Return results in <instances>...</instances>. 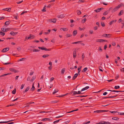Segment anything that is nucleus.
I'll return each instance as SVG.
<instances>
[{"mask_svg":"<svg viewBox=\"0 0 124 124\" xmlns=\"http://www.w3.org/2000/svg\"><path fill=\"white\" fill-rule=\"evenodd\" d=\"M121 5H123L122 4H120L119 5L117 6L116 7L113 8L112 11V12L113 13L117 11L120 8L121 6Z\"/></svg>","mask_w":124,"mask_h":124,"instance_id":"1","label":"nucleus"},{"mask_svg":"<svg viewBox=\"0 0 124 124\" xmlns=\"http://www.w3.org/2000/svg\"><path fill=\"white\" fill-rule=\"evenodd\" d=\"M38 48L40 49H41L42 50H45L46 51H50L51 50L50 49H47L45 47H39Z\"/></svg>","mask_w":124,"mask_h":124,"instance_id":"2","label":"nucleus"},{"mask_svg":"<svg viewBox=\"0 0 124 124\" xmlns=\"http://www.w3.org/2000/svg\"><path fill=\"white\" fill-rule=\"evenodd\" d=\"M9 70L10 71L15 73L18 72L19 71L18 70H16L13 68H10Z\"/></svg>","mask_w":124,"mask_h":124,"instance_id":"3","label":"nucleus"},{"mask_svg":"<svg viewBox=\"0 0 124 124\" xmlns=\"http://www.w3.org/2000/svg\"><path fill=\"white\" fill-rule=\"evenodd\" d=\"M96 41L98 42H102L104 41H107L106 40L98 39L96 40Z\"/></svg>","mask_w":124,"mask_h":124,"instance_id":"4","label":"nucleus"},{"mask_svg":"<svg viewBox=\"0 0 124 124\" xmlns=\"http://www.w3.org/2000/svg\"><path fill=\"white\" fill-rule=\"evenodd\" d=\"M9 48L8 47L5 48L2 50L1 52H6L7 51H8L9 50Z\"/></svg>","mask_w":124,"mask_h":124,"instance_id":"5","label":"nucleus"},{"mask_svg":"<svg viewBox=\"0 0 124 124\" xmlns=\"http://www.w3.org/2000/svg\"><path fill=\"white\" fill-rule=\"evenodd\" d=\"M103 8H98L96 10H94V11L96 12H100V11L102 9H103Z\"/></svg>","mask_w":124,"mask_h":124,"instance_id":"6","label":"nucleus"},{"mask_svg":"<svg viewBox=\"0 0 124 124\" xmlns=\"http://www.w3.org/2000/svg\"><path fill=\"white\" fill-rule=\"evenodd\" d=\"M57 20V19L55 18L51 19V20H49L50 22H53L54 23H56V21Z\"/></svg>","mask_w":124,"mask_h":124,"instance_id":"7","label":"nucleus"},{"mask_svg":"<svg viewBox=\"0 0 124 124\" xmlns=\"http://www.w3.org/2000/svg\"><path fill=\"white\" fill-rule=\"evenodd\" d=\"M110 35H111L109 34H103V36L108 38L110 37Z\"/></svg>","mask_w":124,"mask_h":124,"instance_id":"8","label":"nucleus"},{"mask_svg":"<svg viewBox=\"0 0 124 124\" xmlns=\"http://www.w3.org/2000/svg\"><path fill=\"white\" fill-rule=\"evenodd\" d=\"M17 33V32H14L13 31H11L10 33V34L13 36H14Z\"/></svg>","mask_w":124,"mask_h":124,"instance_id":"9","label":"nucleus"},{"mask_svg":"<svg viewBox=\"0 0 124 124\" xmlns=\"http://www.w3.org/2000/svg\"><path fill=\"white\" fill-rule=\"evenodd\" d=\"M64 16L63 14H61L57 16V17L59 18H64Z\"/></svg>","mask_w":124,"mask_h":124,"instance_id":"10","label":"nucleus"},{"mask_svg":"<svg viewBox=\"0 0 124 124\" xmlns=\"http://www.w3.org/2000/svg\"><path fill=\"white\" fill-rule=\"evenodd\" d=\"M11 9V8H4L2 9L3 10L5 11H7L8 12H10V10Z\"/></svg>","mask_w":124,"mask_h":124,"instance_id":"11","label":"nucleus"},{"mask_svg":"<svg viewBox=\"0 0 124 124\" xmlns=\"http://www.w3.org/2000/svg\"><path fill=\"white\" fill-rule=\"evenodd\" d=\"M78 75V74L77 73H76L75 74L72 80H74L77 77Z\"/></svg>","mask_w":124,"mask_h":124,"instance_id":"12","label":"nucleus"},{"mask_svg":"<svg viewBox=\"0 0 124 124\" xmlns=\"http://www.w3.org/2000/svg\"><path fill=\"white\" fill-rule=\"evenodd\" d=\"M89 86H86L85 87L82 88L81 90V91H82L86 90L87 89H88L89 88Z\"/></svg>","mask_w":124,"mask_h":124,"instance_id":"13","label":"nucleus"},{"mask_svg":"<svg viewBox=\"0 0 124 124\" xmlns=\"http://www.w3.org/2000/svg\"><path fill=\"white\" fill-rule=\"evenodd\" d=\"M109 12V10H107L104 12L103 14V15H106L108 14V13Z\"/></svg>","mask_w":124,"mask_h":124,"instance_id":"14","label":"nucleus"},{"mask_svg":"<svg viewBox=\"0 0 124 124\" xmlns=\"http://www.w3.org/2000/svg\"><path fill=\"white\" fill-rule=\"evenodd\" d=\"M34 83H33L32 85V88H31V90L32 91H33L35 89V88L34 86Z\"/></svg>","mask_w":124,"mask_h":124,"instance_id":"15","label":"nucleus"},{"mask_svg":"<svg viewBox=\"0 0 124 124\" xmlns=\"http://www.w3.org/2000/svg\"><path fill=\"white\" fill-rule=\"evenodd\" d=\"M29 37H30V39H33L35 37V36H34L31 35V34L30 35Z\"/></svg>","mask_w":124,"mask_h":124,"instance_id":"16","label":"nucleus"},{"mask_svg":"<svg viewBox=\"0 0 124 124\" xmlns=\"http://www.w3.org/2000/svg\"><path fill=\"white\" fill-rule=\"evenodd\" d=\"M36 78V76H33L32 78L31 79V81L32 82H33V81Z\"/></svg>","mask_w":124,"mask_h":124,"instance_id":"17","label":"nucleus"},{"mask_svg":"<svg viewBox=\"0 0 124 124\" xmlns=\"http://www.w3.org/2000/svg\"><path fill=\"white\" fill-rule=\"evenodd\" d=\"M123 13H124L123 10H121L120 12L118 14V15L119 16H120L122 15L123 14Z\"/></svg>","mask_w":124,"mask_h":124,"instance_id":"18","label":"nucleus"},{"mask_svg":"<svg viewBox=\"0 0 124 124\" xmlns=\"http://www.w3.org/2000/svg\"><path fill=\"white\" fill-rule=\"evenodd\" d=\"M73 57L75 58L76 57V51H74L73 52Z\"/></svg>","mask_w":124,"mask_h":124,"instance_id":"19","label":"nucleus"},{"mask_svg":"<svg viewBox=\"0 0 124 124\" xmlns=\"http://www.w3.org/2000/svg\"><path fill=\"white\" fill-rule=\"evenodd\" d=\"M77 12L78 15H79L81 14V11L79 10H77Z\"/></svg>","mask_w":124,"mask_h":124,"instance_id":"20","label":"nucleus"},{"mask_svg":"<svg viewBox=\"0 0 124 124\" xmlns=\"http://www.w3.org/2000/svg\"><path fill=\"white\" fill-rule=\"evenodd\" d=\"M107 91H110L113 92H121V91H115V90H107Z\"/></svg>","mask_w":124,"mask_h":124,"instance_id":"21","label":"nucleus"},{"mask_svg":"<svg viewBox=\"0 0 124 124\" xmlns=\"http://www.w3.org/2000/svg\"><path fill=\"white\" fill-rule=\"evenodd\" d=\"M62 30L64 31H66L68 30V29L67 28H61L60 30Z\"/></svg>","mask_w":124,"mask_h":124,"instance_id":"22","label":"nucleus"},{"mask_svg":"<svg viewBox=\"0 0 124 124\" xmlns=\"http://www.w3.org/2000/svg\"><path fill=\"white\" fill-rule=\"evenodd\" d=\"M58 91L57 89H55L53 93V94H54L55 93L57 92Z\"/></svg>","mask_w":124,"mask_h":124,"instance_id":"23","label":"nucleus"},{"mask_svg":"<svg viewBox=\"0 0 124 124\" xmlns=\"http://www.w3.org/2000/svg\"><path fill=\"white\" fill-rule=\"evenodd\" d=\"M13 120H12L10 121H3V122H0V123H8V122L10 121H13Z\"/></svg>","mask_w":124,"mask_h":124,"instance_id":"24","label":"nucleus"},{"mask_svg":"<svg viewBox=\"0 0 124 124\" xmlns=\"http://www.w3.org/2000/svg\"><path fill=\"white\" fill-rule=\"evenodd\" d=\"M65 71V68H63L61 70V73L62 74H63L64 72Z\"/></svg>","mask_w":124,"mask_h":124,"instance_id":"25","label":"nucleus"},{"mask_svg":"<svg viewBox=\"0 0 124 124\" xmlns=\"http://www.w3.org/2000/svg\"><path fill=\"white\" fill-rule=\"evenodd\" d=\"M26 59V58H22L20 59V60H19V61H24Z\"/></svg>","mask_w":124,"mask_h":124,"instance_id":"26","label":"nucleus"},{"mask_svg":"<svg viewBox=\"0 0 124 124\" xmlns=\"http://www.w3.org/2000/svg\"><path fill=\"white\" fill-rule=\"evenodd\" d=\"M116 20H113L111 21L109 23V25H111L114 22H116Z\"/></svg>","mask_w":124,"mask_h":124,"instance_id":"27","label":"nucleus"},{"mask_svg":"<svg viewBox=\"0 0 124 124\" xmlns=\"http://www.w3.org/2000/svg\"><path fill=\"white\" fill-rule=\"evenodd\" d=\"M49 56L48 54H44L43 55L42 57L44 58H46Z\"/></svg>","mask_w":124,"mask_h":124,"instance_id":"28","label":"nucleus"},{"mask_svg":"<svg viewBox=\"0 0 124 124\" xmlns=\"http://www.w3.org/2000/svg\"><path fill=\"white\" fill-rule=\"evenodd\" d=\"M110 123L109 122L102 121L103 124H109Z\"/></svg>","mask_w":124,"mask_h":124,"instance_id":"29","label":"nucleus"},{"mask_svg":"<svg viewBox=\"0 0 124 124\" xmlns=\"http://www.w3.org/2000/svg\"><path fill=\"white\" fill-rule=\"evenodd\" d=\"M87 70V68H85L82 71V72H86V70Z\"/></svg>","mask_w":124,"mask_h":124,"instance_id":"30","label":"nucleus"},{"mask_svg":"<svg viewBox=\"0 0 124 124\" xmlns=\"http://www.w3.org/2000/svg\"><path fill=\"white\" fill-rule=\"evenodd\" d=\"M46 7V6H44V7L43 8V9L42 10V12H44L46 11V10H45V9H46L45 7Z\"/></svg>","mask_w":124,"mask_h":124,"instance_id":"31","label":"nucleus"},{"mask_svg":"<svg viewBox=\"0 0 124 124\" xmlns=\"http://www.w3.org/2000/svg\"><path fill=\"white\" fill-rule=\"evenodd\" d=\"M84 2V1L83 0H79L78 1V3H83Z\"/></svg>","mask_w":124,"mask_h":124,"instance_id":"32","label":"nucleus"},{"mask_svg":"<svg viewBox=\"0 0 124 124\" xmlns=\"http://www.w3.org/2000/svg\"><path fill=\"white\" fill-rule=\"evenodd\" d=\"M16 89L15 88L12 92V93L13 94H15L16 93Z\"/></svg>","mask_w":124,"mask_h":124,"instance_id":"33","label":"nucleus"},{"mask_svg":"<svg viewBox=\"0 0 124 124\" xmlns=\"http://www.w3.org/2000/svg\"><path fill=\"white\" fill-rule=\"evenodd\" d=\"M29 89L30 88L29 87H27L26 89L24 91V92H25L28 91L29 90Z\"/></svg>","mask_w":124,"mask_h":124,"instance_id":"34","label":"nucleus"},{"mask_svg":"<svg viewBox=\"0 0 124 124\" xmlns=\"http://www.w3.org/2000/svg\"><path fill=\"white\" fill-rule=\"evenodd\" d=\"M77 33V31H74L73 33V34L74 35H76Z\"/></svg>","mask_w":124,"mask_h":124,"instance_id":"35","label":"nucleus"},{"mask_svg":"<svg viewBox=\"0 0 124 124\" xmlns=\"http://www.w3.org/2000/svg\"><path fill=\"white\" fill-rule=\"evenodd\" d=\"M112 119L113 120H117L119 118H118L117 117H113L112 118Z\"/></svg>","mask_w":124,"mask_h":124,"instance_id":"36","label":"nucleus"},{"mask_svg":"<svg viewBox=\"0 0 124 124\" xmlns=\"http://www.w3.org/2000/svg\"><path fill=\"white\" fill-rule=\"evenodd\" d=\"M10 29L9 28H5V31H4V32H6L9 31V30Z\"/></svg>","mask_w":124,"mask_h":124,"instance_id":"37","label":"nucleus"},{"mask_svg":"<svg viewBox=\"0 0 124 124\" xmlns=\"http://www.w3.org/2000/svg\"><path fill=\"white\" fill-rule=\"evenodd\" d=\"M61 120V119H60V120L55 121L53 123L54 124H55L59 122V121Z\"/></svg>","mask_w":124,"mask_h":124,"instance_id":"38","label":"nucleus"},{"mask_svg":"<svg viewBox=\"0 0 124 124\" xmlns=\"http://www.w3.org/2000/svg\"><path fill=\"white\" fill-rule=\"evenodd\" d=\"M5 23V25H7V26H8L9 24V21H7Z\"/></svg>","mask_w":124,"mask_h":124,"instance_id":"39","label":"nucleus"},{"mask_svg":"<svg viewBox=\"0 0 124 124\" xmlns=\"http://www.w3.org/2000/svg\"><path fill=\"white\" fill-rule=\"evenodd\" d=\"M86 20V19L85 18L84 19L82 20V23H84L85 22Z\"/></svg>","mask_w":124,"mask_h":124,"instance_id":"40","label":"nucleus"},{"mask_svg":"<svg viewBox=\"0 0 124 124\" xmlns=\"http://www.w3.org/2000/svg\"><path fill=\"white\" fill-rule=\"evenodd\" d=\"M48 118H43L41 120V121H46L48 120Z\"/></svg>","mask_w":124,"mask_h":124,"instance_id":"41","label":"nucleus"},{"mask_svg":"<svg viewBox=\"0 0 124 124\" xmlns=\"http://www.w3.org/2000/svg\"><path fill=\"white\" fill-rule=\"evenodd\" d=\"M94 112L97 113H101V110H97L96 111H94Z\"/></svg>","mask_w":124,"mask_h":124,"instance_id":"42","label":"nucleus"},{"mask_svg":"<svg viewBox=\"0 0 124 124\" xmlns=\"http://www.w3.org/2000/svg\"><path fill=\"white\" fill-rule=\"evenodd\" d=\"M33 52H38L39 51V50L37 49H34L33 51Z\"/></svg>","mask_w":124,"mask_h":124,"instance_id":"43","label":"nucleus"},{"mask_svg":"<svg viewBox=\"0 0 124 124\" xmlns=\"http://www.w3.org/2000/svg\"><path fill=\"white\" fill-rule=\"evenodd\" d=\"M58 101H52L51 102V103H55L57 102Z\"/></svg>","mask_w":124,"mask_h":124,"instance_id":"44","label":"nucleus"},{"mask_svg":"<svg viewBox=\"0 0 124 124\" xmlns=\"http://www.w3.org/2000/svg\"><path fill=\"white\" fill-rule=\"evenodd\" d=\"M17 49L18 50V51H20L21 50V47H17Z\"/></svg>","mask_w":124,"mask_h":124,"instance_id":"45","label":"nucleus"},{"mask_svg":"<svg viewBox=\"0 0 124 124\" xmlns=\"http://www.w3.org/2000/svg\"><path fill=\"white\" fill-rule=\"evenodd\" d=\"M115 88L116 89H117L120 88V86H115Z\"/></svg>","mask_w":124,"mask_h":124,"instance_id":"46","label":"nucleus"},{"mask_svg":"<svg viewBox=\"0 0 124 124\" xmlns=\"http://www.w3.org/2000/svg\"><path fill=\"white\" fill-rule=\"evenodd\" d=\"M101 25L102 26H105V25L104 24V23L103 22H101Z\"/></svg>","mask_w":124,"mask_h":124,"instance_id":"47","label":"nucleus"},{"mask_svg":"<svg viewBox=\"0 0 124 124\" xmlns=\"http://www.w3.org/2000/svg\"><path fill=\"white\" fill-rule=\"evenodd\" d=\"M85 57V56L84 55V54L83 53L82 55V58L83 60H84V58Z\"/></svg>","mask_w":124,"mask_h":124,"instance_id":"48","label":"nucleus"},{"mask_svg":"<svg viewBox=\"0 0 124 124\" xmlns=\"http://www.w3.org/2000/svg\"><path fill=\"white\" fill-rule=\"evenodd\" d=\"M0 34L1 35L4 36L5 34V33H3L2 32H0Z\"/></svg>","mask_w":124,"mask_h":124,"instance_id":"49","label":"nucleus"},{"mask_svg":"<svg viewBox=\"0 0 124 124\" xmlns=\"http://www.w3.org/2000/svg\"><path fill=\"white\" fill-rule=\"evenodd\" d=\"M72 92L73 93V94L74 95H76L78 94V93L76 91H74Z\"/></svg>","mask_w":124,"mask_h":124,"instance_id":"50","label":"nucleus"},{"mask_svg":"<svg viewBox=\"0 0 124 124\" xmlns=\"http://www.w3.org/2000/svg\"><path fill=\"white\" fill-rule=\"evenodd\" d=\"M27 12V11H24L21 14V15H23V14H24L25 13H26Z\"/></svg>","mask_w":124,"mask_h":124,"instance_id":"51","label":"nucleus"},{"mask_svg":"<svg viewBox=\"0 0 124 124\" xmlns=\"http://www.w3.org/2000/svg\"><path fill=\"white\" fill-rule=\"evenodd\" d=\"M80 42V41H77L76 42H74L72 43L73 44H78Z\"/></svg>","mask_w":124,"mask_h":124,"instance_id":"52","label":"nucleus"},{"mask_svg":"<svg viewBox=\"0 0 124 124\" xmlns=\"http://www.w3.org/2000/svg\"><path fill=\"white\" fill-rule=\"evenodd\" d=\"M24 84H22V85L21 86V89H23V88L24 87Z\"/></svg>","mask_w":124,"mask_h":124,"instance_id":"53","label":"nucleus"},{"mask_svg":"<svg viewBox=\"0 0 124 124\" xmlns=\"http://www.w3.org/2000/svg\"><path fill=\"white\" fill-rule=\"evenodd\" d=\"M50 31L51 30H48V32H45V33L46 34H48L49 33V32H50Z\"/></svg>","mask_w":124,"mask_h":124,"instance_id":"54","label":"nucleus"},{"mask_svg":"<svg viewBox=\"0 0 124 124\" xmlns=\"http://www.w3.org/2000/svg\"><path fill=\"white\" fill-rule=\"evenodd\" d=\"M54 79V78L53 77H52L50 79V82H51L52 81H53Z\"/></svg>","mask_w":124,"mask_h":124,"instance_id":"55","label":"nucleus"},{"mask_svg":"<svg viewBox=\"0 0 124 124\" xmlns=\"http://www.w3.org/2000/svg\"><path fill=\"white\" fill-rule=\"evenodd\" d=\"M52 69V66H50L48 67V69L49 70H51Z\"/></svg>","mask_w":124,"mask_h":124,"instance_id":"56","label":"nucleus"},{"mask_svg":"<svg viewBox=\"0 0 124 124\" xmlns=\"http://www.w3.org/2000/svg\"><path fill=\"white\" fill-rule=\"evenodd\" d=\"M52 112L51 111H48V112H46L44 111H40V112H39L40 113H48V112Z\"/></svg>","mask_w":124,"mask_h":124,"instance_id":"57","label":"nucleus"},{"mask_svg":"<svg viewBox=\"0 0 124 124\" xmlns=\"http://www.w3.org/2000/svg\"><path fill=\"white\" fill-rule=\"evenodd\" d=\"M102 3H103V5H107V3H106L105 2H102Z\"/></svg>","mask_w":124,"mask_h":124,"instance_id":"58","label":"nucleus"},{"mask_svg":"<svg viewBox=\"0 0 124 124\" xmlns=\"http://www.w3.org/2000/svg\"><path fill=\"white\" fill-rule=\"evenodd\" d=\"M9 74V73L5 74H4L1 75V76H2V77H3L5 76H6L8 75Z\"/></svg>","mask_w":124,"mask_h":124,"instance_id":"59","label":"nucleus"},{"mask_svg":"<svg viewBox=\"0 0 124 124\" xmlns=\"http://www.w3.org/2000/svg\"><path fill=\"white\" fill-rule=\"evenodd\" d=\"M34 72L33 71H31L30 73V75L31 76L32 75L33 73H34Z\"/></svg>","mask_w":124,"mask_h":124,"instance_id":"60","label":"nucleus"},{"mask_svg":"<svg viewBox=\"0 0 124 124\" xmlns=\"http://www.w3.org/2000/svg\"><path fill=\"white\" fill-rule=\"evenodd\" d=\"M99 51H100V52H101L102 51V50L101 48V47H99Z\"/></svg>","mask_w":124,"mask_h":124,"instance_id":"61","label":"nucleus"},{"mask_svg":"<svg viewBox=\"0 0 124 124\" xmlns=\"http://www.w3.org/2000/svg\"><path fill=\"white\" fill-rule=\"evenodd\" d=\"M31 79V78L30 77H28L27 78V80L28 81H29Z\"/></svg>","mask_w":124,"mask_h":124,"instance_id":"62","label":"nucleus"},{"mask_svg":"<svg viewBox=\"0 0 124 124\" xmlns=\"http://www.w3.org/2000/svg\"><path fill=\"white\" fill-rule=\"evenodd\" d=\"M107 46L106 44L105 45L104 47V49L105 50L106 48H107Z\"/></svg>","mask_w":124,"mask_h":124,"instance_id":"63","label":"nucleus"},{"mask_svg":"<svg viewBox=\"0 0 124 124\" xmlns=\"http://www.w3.org/2000/svg\"><path fill=\"white\" fill-rule=\"evenodd\" d=\"M96 124H102V122H100L98 123H97Z\"/></svg>","mask_w":124,"mask_h":124,"instance_id":"64","label":"nucleus"}]
</instances>
